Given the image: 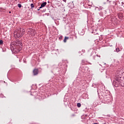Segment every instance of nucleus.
Segmentation results:
<instances>
[{
  "label": "nucleus",
  "instance_id": "obj_1",
  "mask_svg": "<svg viewBox=\"0 0 124 124\" xmlns=\"http://www.w3.org/2000/svg\"><path fill=\"white\" fill-rule=\"evenodd\" d=\"M25 30L22 29H20L18 30L15 31V37H17V38H20L23 36V34H25Z\"/></svg>",
  "mask_w": 124,
  "mask_h": 124
},
{
  "label": "nucleus",
  "instance_id": "obj_2",
  "mask_svg": "<svg viewBox=\"0 0 124 124\" xmlns=\"http://www.w3.org/2000/svg\"><path fill=\"white\" fill-rule=\"evenodd\" d=\"M124 73V69H122L121 70H118L116 72V78L118 79H121Z\"/></svg>",
  "mask_w": 124,
  "mask_h": 124
},
{
  "label": "nucleus",
  "instance_id": "obj_3",
  "mask_svg": "<svg viewBox=\"0 0 124 124\" xmlns=\"http://www.w3.org/2000/svg\"><path fill=\"white\" fill-rule=\"evenodd\" d=\"M27 32L30 36H34V35L36 34V31H35V30L32 29H28Z\"/></svg>",
  "mask_w": 124,
  "mask_h": 124
},
{
  "label": "nucleus",
  "instance_id": "obj_4",
  "mask_svg": "<svg viewBox=\"0 0 124 124\" xmlns=\"http://www.w3.org/2000/svg\"><path fill=\"white\" fill-rule=\"evenodd\" d=\"M121 82H122V80H120V78L116 79V81H114L115 87L118 88L119 86H121Z\"/></svg>",
  "mask_w": 124,
  "mask_h": 124
},
{
  "label": "nucleus",
  "instance_id": "obj_5",
  "mask_svg": "<svg viewBox=\"0 0 124 124\" xmlns=\"http://www.w3.org/2000/svg\"><path fill=\"white\" fill-rule=\"evenodd\" d=\"M46 4H47L46 2H44L43 3L41 4V6L39 7V9H41V8L44 7L46 6Z\"/></svg>",
  "mask_w": 124,
  "mask_h": 124
},
{
  "label": "nucleus",
  "instance_id": "obj_6",
  "mask_svg": "<svg viewBox=\"0 0 124 124\" xmlns=\"http://www.w3.org/2000/svg\"><path fill=\"white\" fill-rule=\"evenodd\" d=\"M33 75L34 76L37 75V74H38V69H34L33 71Z\"/></svg>",
  "mask_w": 124,
  "mask_h": 124
},
{
  "label": "nucleus",
  "instance_id": "obj_7",
  "mask_svg": "<svg viewBox=\"0 0 124 124\" xmlns=\"http://www.w3.org/2000/svg\"><path fill=\"white\" fill-rule=\"evenodd\" d=\"M121 86H122V87H124V81L121 80Z\"/></svg>",
  "mask_w": 124,
  "mask_h": 124
},
{
  "label": "nucleus",
  "instance_id": "obj_8",
  "mask_svg": "<svg viewBox=\"0 0 124 124\" xmlns=\"http://www.w3.org/2000/svg\"><path fill=\"white\" fill-rule=\"evenodd\" d=\"M68 38H69L68 37H65L64 39V42H66V40L68 39Z\"/></svg>",
  "mask_w": 124,
  "mask_h": 124
},
{
  "label": "nucleus",
  "instance_id": "obj_9",
  "mask_svg": "<svg viewBox=\"0 0 124 124\" xmlns=\"http://www.w3.org/2000/svg\"><path fill=\"white\" fill-rule=\"evenodd\" d=\"M3 44V41L2 40H0V45H2Z\"/></svg>",
  "mask_w": 124,
  "mask_h": 124
},
{
  "label": "nucleus",
  "instance_id": "obj_10",
  "mask_svg": "<svg viewBox=\"0 0 124 124\" xmlns=\"http://www.w3.org/2000/svg\"><path fill=\"white\" fill-rule=\"evenodd\" d=\"M77 106H78V108L81 107V104H80V103H78L77 104Z\"/></svg>",
  "mask_w": 124,
  "mask_h": 124
},
{
  "label": "nucleus",
  "instance_id": "obj_11",
  "mask_svg": "<svg viewBox=\"0 0 124 124\" xmlns=\"http://www.w3.org/2000/svg\"><path fill=\"white\" fill-rule=\"evenodd\" d=\"M18 45H20V46H22L23 45V44H22V43L18 42Z\"/></svg>",
  "mask_w": 124,
  "mask_h": 124
},
{
  "label": "nucleus",
  "instance_id": "obj_12",
  "mask_svg": "<svg viewBox=\"0 0 124 124\" xmlns=\"http://www.w3.org/2000/svg\"><path fill=\"white\" fill-rule=\"evenodd\" d=\"M17 6H18L19 7V8H21L22 7V4H18Z\"/></svg>",
  "mask_w": 124,
  "mask_h": 124
},
{
  "label": "nucleus",
  "instance_id": "obj_13",
  "mask_svg": "<svg viewBox=\"0 0 124 124\" xmlns=\"http://www.w3.org/2000/svg\"><path fill=\"white\" fill-rule=\"evenodd\" d=\"M116 52H120V48H117L116 49Z\"/></svg>",
  "mask_w": 124,
  "mask_h": 124
},
{
  "label": "nucleus",
  "instance_id": "obj_14",
  "mask_svg": "<svg viewBox=\"0 0 124 124\" xmlns=\"http://www.w3.org/2000/svg\"><path fill=\"white\" fill-rule=\"evenodd\" d=\"M31 6L32 8H33L34 7V5L32 3L31 4Z\"/></svg>",
  "mask_w": 124,
  "mask_h": 124
},
{
  "label": "nucleus",
  "instance_id": "obj_15",
  "mask_svg": "<svg viewBox=\"0 0 124 124\" xmlns=\"http://www.w3.org/2000/svg\"><path fill=\"white\" fill-rule=\"evenodd\" d=\"M63 1H64V2H66V0H63Z\"/></svg>",
  "mask_w": 124,
  "mask_h": 124
},
{
  "label": "nucleus",
  "instance_id": "obj_16",
  "mask_svg": "<svg viewBox=\"0 0 124 124\" xmlns=\"http://www.w3.org/2000/svg\"><path fill=\"white\" fill-rule=\"evenodd\" d=\"M9 13H11V12H9Z\"/></svg>",
  "mask_w": 124,
  "mask_h": 124
},
{
  "label": "nucleus",
  "instance_id": "obj_17",
  "mask_svg": "<svg viewBox=\"0 0 124 124\" xmlns=\"http://www.w3.org/2000/svg\"><path fill=\"white\" fill-rule=\"evenodd\" d=\"M16 0V1H17V0Z\"/></svg>",
  "mask_w": 124,
  "mask_h": 124
}]
</instances>
